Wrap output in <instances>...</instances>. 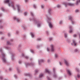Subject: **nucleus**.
I'll return each instance as SVG.
<instances>
[{"label": "nucleus", "instance_id": "nucleus-1", "mask_svg": "<svg viewBox=\"0 0 80 80\" xmlns=\"http://www.w3.org/2000/svg\"><path fill=\"white\" fill-rule=\"evenodd\" d=\"M0 52H1V55L2 56V62L3 63H7V60L5 58V57H6V55L5 54L3 51V49H2V48H0Z\"/></svg>", "mask_w": 80, "mask_h": 80}, {"label": "nucleus", "instance_id": "nucleus-2", "mask_svg": "<svg viewBox=\"0 0 80 80\" xmlns=\"http://www.w3.org/2000/svg\"><path fill=\"white\" fill-rule=\"evenodd\" d=\"M10 2V0H4V3H8V5L9 7H10V6L11 5V7H12V8L14 10H15L16 8L14 6V2H11V3L9 2Z\"/></svg>", "mask_w": 80, "mask_h": 80}, {"label": "nucleus", "instance_id": "nucleus-3", "mask_svg": "<svg viewBox=\"0 0 80 80\" xmlns=\"http://www.w3.org/2000/svg\"><path fill=\"white\" fill-rule=\"evenodd\" d=\"M46 18H47L48 20L47 22L48 23V25L50 28H53V25H52V23H51V20H52V18H51L48 17L47 15H46Z\"/></svg>", "mask_w": 80, "mask_h": 80}, {"label": "nucleus", "instance_id": "nucleus-4", "mask_svg": "<svg viewBox=\"0 0 80 80\" xmlns=\"http://www.w3.org/2000/svg\"><path fill=\"white\" fill-rule=\"evenodd\" d=\"M69 20L71 21L72 24H73L75 23V22L74 21V20L73 19V18H72V16H70L69 17Z\"/></svg>", "mask_w": 80, "mask_h": 80}, {"label": "nucleus", "instance_id": "nucleus-5", "mask_svg": "<svg viewBox=\"0 0 80 80\" xmlns=\"http://www.w3.org/2000/svg\"><path fill=\"white\" fill-rule=\"evenodd\" d=\"M53 72L54 74L53 75V77H54V78H57V74L55 73V68H53Z\"/></svg>", "mask_w": 80, "mask_h": 80}, {"label": "nucleus", "instance_id": "nucleus-6", "mask_svg": "<svg viewBox=\"0 0 80 80\" xmlns=\"http://www.w3.org/2000/svg\"><path fill=\"white\" fill-rule=\"evenodd\" d=\"M35 64V63L33 62H31V63H27V64H26V67L27 68L28 66H30V65H32V66H33V65H34Z\"/></svg>", "mask_w": 80, "mask_h": 80}, {"label": "nucleus", "instance_id": "nucleus-7", "mask_svg": "<svg viewBox=\"0 0 80 80\" xmlns=\"http://www.w3.org/2000/svg\"><path fill=\"white\" fill-rule=\"evenodd\" d=\"M13 19H14L15 20H16L17 22H20V19L18 18H17L16 17H14L13 18Z\"/></svg>", "mask_w": 80, "mask_h": 80}, {"label": "nucleus", "instance_id": "nucleus-8", "mask_svg": "<svg viewBox=\"0 0 80 80\" xmlns=\"http://www.w3.org/2000/svg\"><path fill=\"white\" fill-rule=\"evenodd\" d=\"M54 46L52 44L51 45V50L52 52H53L55 51V49L54 48Z\"/></svg>", "mask_w": 80, "mask_h": 80}, {"label": "nucleus", "instance_id": "nucleus-9", "mask_svg": "<svg viewBox=\"0 0 80 80\" xmlns=\"http://www.w3.org/2000/svg\"><path fill=\"white\" fill-rule=\"evenodd\" d=\"M16 7L18 8V13H19V12L21 11V10H20V6L19 5H17Z\"/></svg>", "mask_w": 80, "mask_h": 80}, {"label": "nucleus", "instance_id": "nucleus-10", "mask_svg": "<svg viewBox=\"0 0 80 80\" xmlns=\"http://www.w3.org/2000/svg\"><path fill=\"white\" fill-rule=\"evenodd\" d=\"M25 76H28L30 78H32V75L30 73H25L24 74Z\"/></svg>", "mask_w": 80, "mask_h": 80}, {"label": "nucleus", "instance_id": "nucleus-11", "mask_svg": "<svg viewBox=\"0 0 80 80\" xmlns=\"http://www.w3.org/2000/svg\"><path fill=\"white\" fill-rule=\"evenodd\" d=\"M15 56V53H12L11 57H12V60H14V58H13Z\"/></svg>", "mask_w": 80, "mask_h": 80}, {"label": "nucleus", "instance_id": "nucleus-12", "mask_svg": "<svg viewBox=\"0 0 80 80\" xmlns=\"http://www.w3.org/2000/svg\"><path fill=\"white\" fill-rule=\"evenodd\" d=\"M44 62V60L43 59H41L40 60H38V62L39 63V65H40V64H41V63H42V62Z\"/></svg>", "mask_w": 80, "mask_h": 80}, {"label": "nucleus", "instance_id": "nucleus-13", "mask_svg": "<svg viewBox=\"0 0 80 80\" xmlns=\"http://www.w3.org/2000/svg\"><path fill=\"white\" fill-rule=\"evenodd\" d=\"M69 28L70 29V30H69V32L72 33V32H73V29L72 28V26H69Z\"/></svg>", "mask_w": 80, "mask_h": 80}, {"label": "nucleus", "instance_id": "nucleus-14", "mask_svg": "<svg viewBox=\"0 0 80 80\" xmlns=\"http://www.w3.org/2000/svg\"><path fill=\"white\" fill-rule=\"evenodd\" d=\"M67 71L69 75L70 76L72 75V73H71V72L70 70L68 69L67 70Z\"/></svg>", "mask_w": 80, "mask_h": 80}, {"label": "nucleus", "instance_id": "nucleus-15", "mask_svg": "<svg viewBox=\"0 0 80 80\" xmlns=\"http://www.w3.org/2000/svg\"><path fill=\"white\" fill-rule=\"evenodd\" d=\"M64 62L67 66H69V63L65 59H64Z\"/></svg>", "mask_w": 80, "mask_h": 80}, {"label": "nucleus", "instance_id": "nucleus-16", "mask_svg": "<svg viewBox=\"0 0 80 80\" xmlns=\"http://www.w3.org/2000/svg\"><path fill=\"white\" fill-rule=\"evenodd\" d=\"M32 20L35 23H37V19H36V18H34L32 19Z\"/></svg>", "mask_w": 80, "mask_h": 80}, {"label": "nucleus", "instance_id": "nucleus-17", "mask_svg": "<svg viewBox=\"0 0 80 80\" xmlns=\"http://www.w3.org/2000/svg\"><path fill=\"white\" fill-rule=\"evenodd\" d=\"M72 43L74 45V46H76L77 45V42H76V41L75 40H72Z\"/></svg>", "mask_w": 80, "mask_h": 80}, {"label": "nucleus", "instance_id": "nucleus-18", "mask_svg": "<svg viewBox=\"0 0 80 80\" xmlns=\"http://www.w3.org/2000/svg\"><path fill=\"white\" fill-rule=\"evenodd\" d=\"M51 11H52V10H51V9H49L48 10V13L49 15H51Z\"/></svg>", "mask_w": 80, "mask_h": 80}, {"label": "nucleus", "instance_id": "nucleus-19", "mask_svg": "<svg viewBox=\"0 0 80 80\" xmlns=\"http://www.w3.org/2000/svg\"><path fill=\"white\" fill-rule=\"evenodd\" d=\"M45 72L46 73H48L49 74H50V72L49 71L48 69H46Z\"/></svg>", "mask_w": 80, "mask_h": 80}, {"label": "nucleus", "instance_id": "nucleus-20", "mask_svg": "<svg viewBox=\"0 0 80 80\" xmlns=\"http://www.w3.org/2000/svg\"><path fill=\"white\" fill-rule=\"evenodd\" d=\"M68 5H69V6H73L74 5V4H72V3H68Z\"/></svg>", "mask_w": 80, "mask_h": 80}, {"label": "nucleus", "instance_id": "nucleus-21", "mask_svg": "<svg viewBox=\"0 0 80 80\" xmlns=\"http://www.w3.org/2000/svg\"><path fill=\"white\" fill-rule=\"evenodd\" d=\"M1 9L3 12H5V9L3 7H2L1 8Z\"/></svg>", "mask_w": 80, "mask_h": 80}, {"label": "nucleus", "instance_id": "nucleus-22", "mask_svg": "<svg viewBox=\"0 0 80 80\" xmlns=\"http://www.w3.org/2000/svg\"><path fill=\"white\" fill-rule=\"evenodd\" d=\"M30 34L32 37L33 38L34 37V34H33V33L32 32H30Z\"/></svg>", "mask_w": 80, "mask_h": 80}, {"label": "nucleus", "instance_id": "nucleus-23", "mask_svg": "<svg viewBox=\"0 0 80 80\" xmlns=\"http://www.w3.org/2000/svg\"><path fill=\"white\" fill-rule=\"evenodd\" d=\"M35 75H36V74H37V73H38V69H36L35 71Z\"/></svg>", "mask_w": 80, "mask_h": 80}, {"label": "nucleus", "instance_id": "nucleus-24", "mask_svg": "<svg viewBox=\"0 0 80 80\" xmlns=\"http://www.w3.org/2000/svg\"><path fill=\"white\" fill-rule=\"evenodd\" d=\"M75 52H79V50L77 49H75L74 50Z\"/></svg>", "mask_w": 80, "mask_h": 80}, {"label": "nucleus", "instance_id": "nucleus-25", "mask_svg": "<svg viewBox=\"0 0 80 80\" xmlns=\"http://www.w3.org/2000/svg\"><path fill=\"white\" fill-rule=\"evenodd\" d=\"M58 54H55V58H58Z\"/></svg>", "mask_w": 80, "mask_h": 80}, {"label": "nucleus", "instance_id": "nucleus-26", "mask_svg": "<svg viewBox=\"0 0 80 80\" xmlns=\"http://www.w3.org/2000/svg\"><path fill=\"white\" fill-rule=\"evenodd\" d=\"M77 77L78 78H80V74H78L77 75Z\"/></svg>", "mask_w": 80, "mask_h": 80}, {"label": "nucleus", "instance_id": "nucleus-27", "mask_svg": "<svg viewBox=\"0 0 80 80\" xmlns=\"http://www.w3.org/2000/svg\"><path fill=\"white\" fill-rule=\"evenodd\" d=\"M78 2H80V0H78V1H77V2H76V5H78Z\"/></svg>", "mask_w": 80, "mask_h": 80}, {"label": "nucleus", "instance_id": "nucleus-28", "mask_svg": "<svg viewBox=\"0 0 80 80\" xmlns=\"http://www.w3.org/2000/svg\"><path fill=\"white\" fill-rule=\"evenodd\" d=\"M65 38H67V33H64Z\"/></svg>", "mask_w": 80, "mask_h": 80}, {"label": "nucleus", "instance_id": "nucleus-29", "mask_svg": "<svg viewBox=\"0 0 80 80\" xmlns=\"http://www.w3.org/2000/svg\"><path fill=\"white\" fill-rule=\"evenodd\" d=\"M42 77H43V74H41L39 76V77L40 78H42Z\"/></svg>", "mask_w": 80, "mask_h": 80}, {"label": "nucleus", "instance_id": "nucleus-30", "mask_svg": "<svg viewBox=\"0 0 80 80\" xmlns=\"http://www.w3.org/2000/svg\"><path fill=\"white\" fill-rule=\"evenodd\" d=\"M17 71L18 72V73H20V70H19V68H17Z\"/></svg>", "mask_w": 80, "mask_h": 80}, {"label": "nucleus", "instance_id": "nucleus-31", "mask_svg": "<svg viewBox=\"0 0 80 80\" xmlns=\"http://www.w3.org/2000/svg\"><path fill=\"white\" fill-rule=\"evenodd\" d=\"M7 44H8V45H11V43H10V42H9V41H8L7 42Z\"/></svg>", "mask_w": 80, "mask_h": 80}, {"label": "nucleus", "instance_id": "nucleus-32", "mask_svg": "<svg viewBox=\"0 0 80 80\" xmlns=\"http://www.w3.org/2000/svg\"><path fill=\"white\" fill-rule=\"evenodd\" d=\"M31 15L32 16V17H34V14H33V13L32 12H31Z\"/></svg>", "mask_w": 80, "mask_h": 80}, {"label": "nucleus", "instance_id": "nucleus-33", "mask_svg": "<svg viewBox=\"0 0 80 80\" xmlns=\"http://www.w3.org/2000/svg\"><path fill=\"white\" fill-rule=\"evenodd\" d=\"M76 70H77V72H80V70H79V69L78 68H76Z\"/></svg>", "mask_w": 80, "mask_h": 80}, {"label": "nucleus", "instance_id": "nucleus-34", "mask_svg": "<svg viewBox=\"0 0 80 80\" xmlns=\"http://www.w3.org/2000/svg\"><path fill=\"white\" fill-rule=\"evenodd\" d=\"M33 7L34 8H37V6L35 5V4L33 5Z\"/></svg>", "mask_w": 80, "mask_h": 80}, {"label": "nucleus", "instance_id": "nucleus-35", "mask_svg": "<svg viewBox=\"0 0 80 80\" xmlns=\"http://www.w3.org/2000/svg\"><path fill=\"white\" fill-rule=\"evenodd\" d=\"M30 52H31V53H34V51L33 50L31 49L30 50Z\"/></svg>", "mask_w": 80, "mask_h": 80}, {"label": "nucleus", "instance_id": "nucleus-36", "mask_svg": "<svg viewBox=\"0 0 80 80\" xmlns=\"http://www.w3.org/2000/svg\"><path fill=\"white\" fill-rule=\"evenodd\" d=\"M24 16H27V12H25L24 13Z\"/></svg>", "mask_w": 80, "mask_h": 80}, {"label": "nucleus", "instance_id": "nucleus-37", "mask_svg": "<svg viewBox=\"0 0 80 80\" xmlns=\"http://www.w3.org/2000/svg\"><path fill=\"white\" fill-rule=\"evenodd\" d=\"M67 42H68L69 43L70 42V39H67Z\"/></svg>", "mask_w": 80, "mask_h": 80}, {"label": "nucleus", "instance_id": "nucleus-38", "mask_svg": "<svg viewBox=\"0 0 80 80\" xmlns=\"http://www.w3.org/2000/svg\"><path fill=\"white\" fill-rule=\"evenodd\" d=\"M40 25H41L40 23H38L37 25L38 27H40Z\"/></svg>", "mask_w": 80, "mask_h": 80}, {"label": "nucleus", "instance_id": "nucleus-39", "mask_svg": "<svg viewBox=\"0 0 80 80\" xmlns=\"http://www.w3.org/2000/svg\"><path fill=\"white\" fill-rule=\"evenodd\" d=\"M47 79H48V80H51V79H50V78H49L48 76H47Z\"/></svg>", "mask_w": 80, "mask_h": 80}, {"label": "nucleus", "instance_id": "nucleus-40", "mask_svg": "<svg viewBox=\"0 0 80 80\" xmlns=\"http://www.w3.org/2000/svg\"><path fill=\"white\" fill-rule=\"evenodd\" d=\"M57 7H58V8H60L61 7V6L59 5H58L57 6Z\"/></svg>", "mask_w": 80, "mask_h": 80}, {"label": "nucleus", "instance_id": "nucleus-41", "mask_svg": "<svg viewBox=\"0 0 80 80\" xmlns=\"http://www.w3.org/2000/svg\"><path fill=\"white\" fill-rule=\"evenodd\" d=\"M41 7L42 8H43L44 7V5H41Z\"/></svg>", "mask_w": 80, "mask_h": 80}, {"label": "nucleus", "instance_id": "nucleus-42", "mask_svg": "<svg viewBox=\"0 0 80 80\" xmlns=\"http://www.w3.org/2000/svg\"><path fill=\"white\" fill-rule=\"evenodd\" d=\"M40 47V45H37V48H39Z\"/></svg>", "mask_w": 80, "mask_h": 80}, {"label": "nucleus", "instance_id": "nucleus-43", "mask_svg": "<svg viewBox=\"0 0 80 80\" xmlns=\"http://www.w3.org/2000/svg\"><path fill=\"white\" fill-rule=\"evenodd\" d=\"M37 40L38 41H40V40H41V39L40 38H38Z\"/></svg>", "mask_w": 80, "mask_h": 80}, {"label": "nucleus", "instance_id": "nucleus-44", "mask_svg": "<svg viewBox=\"0 0 80 80\" xmlns=\"http://www.w3.org/2000/svg\"><path fill=\"white\" fill-rule=\"evenodd\" d=\"M47 51H48V52H49V51H50V48H47Z\"/></svg>", "mask_w": 80, "mask_h": 80}, {"label": "nucleus", "instance_id": "nucleus-45", "mask_svg": "<svg viewBox=\"0 0 80 80\" xmlns=\"http://www.w3.org/2000/svg\"><path fill=\"white\" fill-rule=\"evenodd\" d=\"M3 78V77L2 76H1L0 77V79H1V80H2Z\"/></svg>", "mask_w": 80, "mask_h": 80}, {"label": "nucleus", "instance_id": "nucleus-46", "mask_svg": "<svg viewBox=\"0 0 80 80\" xmlns=\"http://www.w3.org/2000/svg\"><path fill=\"white\" fill-rule=\"evenodd\" d=\"M14 77L16 78H17V76L16 75H14Z\"/></svg>", "mask_w": 80, "mask_h": 80}, {"label": "nucleus", "instance_id": "nucleus-47", "mask_svg": "<svg viewBox=\"0 0 80 80\" xmlns=\"http://www.w3.org/2000/svg\"><path fill=\"white\" fill-rule=\"evenodd\" d=\"M49 40L50 41H51V40H52V38H49Z\"/></svg>", "mask_w": 80, "mask_h": 80}, {"label": "nucleus", "instance_id": "nucleus-48", "mask_svg": "<svg viewBox=\"0 0 80 80\" xmlns=\"http://www.w3.org/2000/svg\"><path fill=\"white\" fill-rule=\"evenodd\" d=\"M25 58H26V59H28V57L27 56H25Z\"/></svg>", "mask_w": 80, "mask_h": 80}, {"label": "nucleus", "instance_id": "nucleus-49", "mask_svg": "<svg viewBox=\"0 0 80 80\" xmlns=\"http://www.w3.org/2000/svg\"><path fill=\"white\" fill-rule=\"evenodd\" d=\"M18 63H19V64H21V63H22V61L21 60L19 61L18 62Z\"/></svg>", "mask_w": 80, "mask_h": 80}, {"label": "nucleus", "instance_id": "nucleus-50", "mask_svg": "<svg viewBox=\"0 0 80 80\" xmlns=\"http://www.w3.org/2000/svg\"><path fill=\"white\" fill-rule=\"evenodd\" d=\"M62 21H61L59 22V24H62Z\"/></svg>", "mask_w": 80, "mask_h": 80}, {"label": "nucleus", "instance_id": "nucleus-51", "mask_svg": "<svg viewBox=\"0 0 80 80\" xmlns=\"http://www.w3.org/2000/svg\"><path fill=\"white\" fill-rule=\"evenodd\" d=\"M73 37H77V34H74L73 35Z\"/></svg>", "mask_w": 80, "mask_h": 80}, {"label": "nucleus", "instance_id": "nucleus-52", "mask_svg": "<svg viewBox=\"0 0 80 80\" xmlns=\"http://www.w3.org/2000/svg\"><path fill=\"white\" fill-rule=\"evenodd\" d=\"M4 38H5L4 37H2L1 38V40H4Z\"/></svg>", "mask_w": 80, "mask_h": 80}, {"label": "nucleus", "instance_id": "nucleus-53", "mask_svg": "<svg viewBox=\"0 0 80 80\" xmlns=\"http://www.w3.org/2000/svg\"><path fill=\"white\" fill-rule=\"evenodd\" d=\"M9 48V47H5V48H6V49H8V48Z\"/></svg>", "mask_w": 80, "mask_h": 80}, {"label": "nucleus", "instance_id": "nucleus-54", "mask_svg": "<svg viewBox=\"0 0 80 80\" xmlns=\"http://www.w3.org/2000/svg\"><path fill=\"white\" fill-rule=\"evenodd\" d=\"M22 27L23 29H24V30H25V27L22 26Z\"/></svg>", "mask_w": 80, "mask_h": 80}, {"label": "nucleus", "instance_id": "nucleus-55", "mask_svg": "<svg viewBox=\"0 0 80 80\" xmlns=\"http://www.w3.org/2000/svg\"><path fill=\"white\" fill-rule=\"evenodd\" d=\"M47 35H49V33L48 31H47Z\"/></svg>", "mask_w": 80, "mask_h": 80}, {"label": "nucleus", "instance_id": "nucleus-56", "mask_svg": "<svg viewBox=\"0 0 80 80\" xmlns=\"http://www.w3.org/2000/svg\"><path fill=\"white\" fill-rule=\"evenodd\" d=\"M79 10H78V9H77L76 10L75 12H79Z\"/></svg>", "mask_w": 80, "mask_h": 80}, {"label": "nucleus", "instance_id": "nucleus-57", "mask_svg": "<svg viewBox=\"0 0 80 80\" xmlns=\"http://www.w3.org/2000/svg\"><path fill=\"white\" fill-rule=\"evenodd\" d=\"M8 37H10V33H8Z\"/></svg>", "mask_w": 80, "mask_h": 80}, {"label": "nucleus", "instance_id": "nucleus-58", "mask_svg": "<svg viewBox=\"0 0 80 80\" xmlns=\"http://www.w3.org/2000/svg\"><path fill=\"white\" fill-rule=\"evenodd\" d=\"M22 47V45H21V44H20L18 46L19 48H20V47Z\"/></svg>", "mask_w": 80, "mask_h": 80}, {"label": "nucleus", "instance_id": "nucleus-59", "mask_svg": "<svg viewBox=\"0 0 80 80\" xmlns=\"http://www.w3.org/2000/svg\"><path fill=\"white\" fill-rule=\"evenodd\" d=\"M16 32V33L17 34H18V33H19V32H18V31H17Z\"/></svg>", "mask_w": 80, "mask_h": 80}, {"label": "nucleus", "instance_id": "nucleus-60", "mask_svg": "<svg viewBox=\"0 0 80 80\" xmlns=\"http://www.w3.org/2000/svg\"><path fill=\"white\" fill-rule=\"evenodd\" d=\"M50 62V60L49 59H48V63H49Z\"/></svg>", "mask_w": 80, "mask_h": 80}, {"label": "nucleus", "instance_id": "nucleus-61", "mask_svg": "<svg viewBox=\"0 0 80 80\" xmlns=\"http://www.w3.org/2000/svg\"><path fill=\"white\" fill-rule=\"evenodd\" d=\"M59 63L60 65H62V63L61 62H60Z\"/></svg>", "mask_w": 80, "mask_h": 80}, {"label": "nucleus", "instance_id": "nucleus-62", "mask_svg": "<svg viewBox=\"0 0 80 80\" xmlns=\"http://www.w3.org/2000/svg\"><path fill=\"white\" fill-rule=\"evenodd\" d=\"M22 57H25V55H24V54L22 53Z\"/></svg>", "mask_w": 80, "mask_h": 80}, {"label": "nucleus", "instance_id": "nucleus-63", "mask_svg": "<svg viewBox=\"0 0 80 80\" xmlns=\"http://www.w3.org/2000/svg\"><path fill=\"white\" fill-rule=\"evenodd\" d=\"M13 40L12 39H10V42H13Z\"/></svg>", "mask_w": 80, "mask_h": 80}, {"label": "nucleus", "instance_id": "nucleus-64", "mask_svg": "<svg viewBox=\"0 0 80 80\" xmlns=\"http://www.w3.org/2000/svg\"><path fill=\"white\" fill-rule=\"evenodd\" d=\"M12 70V69H11V68H9V71H11Z\"/></svg>", "mask_w": 80, "mask_h": 80}]
</instances>
